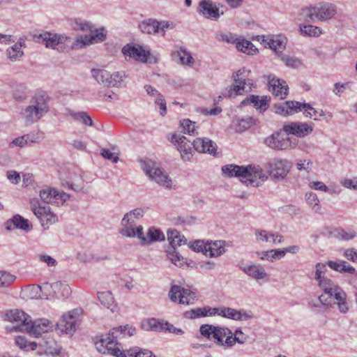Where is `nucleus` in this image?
<instances>
[{
  "label": "nucleus",
  "instance_id": "obj_9",
  "mask_svg": "<svg viewBox=\"0 0 357 357\" xmlns=\"http://www.w3.org/2000/svg\"><path fill=\"white\" fill-rule=\"evenodd\" d=\"M326 264L317 263L315 265L314 280L317 281L318 287L323 291V294L318 297L321 305H326V294L335 290V288L338 286L334 281L326 277Z\"/></svg>",
  "mask_w": 357,
  "mask_h": 357
},
{
  "label": "nucleus",
  "instance_id": "obj_19",
  "mask_svg": "<svg viewBox=\"0 0 357 357\" xmlns=\"http://www.w3.org/2000/svg\"><path fill=\"white\" fill-rule=\"evenodd\" d=\"M54 324L47 319H39L35 321L31 320L28 327L26 333L33 337H38L43 333H49L52 331L54 328Z\"/></svg>",
  "mask_w": 357,
  "mask_h": 357
},
{
  "label": "nucleus",
  "instance_id": "obj_1",
  "mask_svg": "<svg viewBox=\"0 0 357 357\" xmlns=\"http://www.w3.org/2000/svg\"><path fill=\"white\" fill-rule=\"evenodd\" d=\"M222 174L228 177H238L246 185L258 187L261 185L268 176L259 166L227 165L222 167Z\"/></svg>",
  "mask_w": 357,
  "mask_h": 357
},
{
  "label": "nucleus",
  "instance_id": "obj_59",
  "mask_svg": "<svg viewBox=\"0 0 357 357\" xmlns=\"http://www.w3.org/2000/svg\"><path fill=\"white\" fill-rule=\"evenodd\" d=\"M189 248L195 252H202L205 255L206 252L207 242L202 240H196L189 243Z\"/></svg>",
  "mask_w": 357,
  "mask_h": 357
},
{
  "label": "nucleus",
  "instance_id": "obj_21",
  "mask_svg": "<svg viewBox=\"0 0 357 357\" xmlns=\"http://www.w3.org/2000/svg\"><path fill=\"white\" fill-rule=\"evenodd\" d=\"M170 142L176 146V149L180 152L183 160H190L192 157V143H191L190 141L188 140L183 135L174 133L172 135Z\"/></svg>",
  "mask_w": 357,
  "mask_h": 357
},
{
  "label": "nucleus",
  "instance_id": "obj_18",
  "mask_svg": "<svg viewBox=\"0 0 357 357\" xmlns=\"http://www.w3.org/2000/svg\"><path fill=\"white\" fill-rule=\"evenodd\" d=\"M280 130L274 132L264 140L265 144L274 150H286L291 147L290 138Z\"/></svg>",
  "mask_w": 357,
  "mask_h": 357
},
{
  "label": "nucleus",
  "instance_id": "obj_27",
  "mask_svg": "<svg viewBox=\"0 0 357 357\" xmlns=\"http://www.w3.org/2000/svg\"><path fill=\"white\" fill-rule=\"evenodd\" d=\"M192 146L197 151L211 155H215L217 150L216 144L207 138H197L193 141Z\"/></svg>",
  "mask_w": 357,
  "mask_h": 357
},
{
  "label": "nucleus",
  "instance_id": "obj_10",
  "mask_svg": "<svg viewBox=\"0 0 357 357\" xmlns=\"http://www.w3.org/2000/svg\"><path fill=\"white\" fill-rule=\"evenodd\" d=\"M30 207L45 229H49L50 225L58 221L57 216L52 211L51 208L49 206H43L37 199L30 201Z\"/></svg>",
  "mask_w": 357,
  "mask_h": 357
},
{
  "label": "nucleus",
  "instance_id": "obj_37",
  "mask_svg": "<svg viewBox=\"0 0 357 357\" xmlns=\"http://www.w3.org/2000/svg\"><path fill=\"white\" fill-rule=\"evenodd\" d=\"M165 234L158 229L150 227L146 237L142 231V238H141V243L142 245H149L152 242L161 241L165 240Z\"/></svg>",
  "mask_w": 357,
  "mask_h": 357
},
{
  "label": "nucleus",
  "instance_id": "obj_20",
  "mask_svg": "<svg viewBox=\"0 0 357 357\" xmlns=\"http://www.w3.org/2000/svg\"><path fill=\"white\" fill-rule=\"evenodd\" d=\"M314 129V123H300V122H290L284 125L282 130L287 134L294 135L298 137H304L311 134Z\"/></svg>",
  "mask_w": 357,
  "mask_h": 357
},
{
  "label": "nucleus",
  "instance_id": "obj_24",
  "mask_svg": "<svg viewBox=\"0 0 357 357\" xmlns=\"http://www.w3.org/2000/svg\"><path fill=\"white\" fill-rule=\"evenodd\" d=\"M288 86L280 79L273 78L268 81V90L280 100L284 99L288 93Z\"/></svg>",
  "mask_w": 357,
  "mask_h": 357
},
{
  "label": "nucleus",
  "instance_id": "obj_35",
  "mask_svg": "<svg viewBox=\"0 0 357 357\" xmlns=\"http://www.w3.org/2000/svg\"><path fill=\"white\" fill-rule=\"evenodd\" d=\"M23 47H25L26 45L22 39H20L19 42L8 47L6 50V55L8 59L13 62L20 61L24 54L22 50Z\"/></svg>",
  "mask_w": 357,
  "mask_h": 357
},
{
  "label": "nucleus",
  "instance_id": "obj_33",
  "mask_svg": "<svg viewBox=\"0 0 357 357\" xmlns=\"http://www.w3.org/2000/svg\"><path fill=\"white\" fill-rule=\"evenodd\" d=\"M143 227L142 225L135 226L134 224H130L121 222V228L119 233L124 237L137 238L141 240L142 238Z\"/></svg>",
  "mask_w": 357,
  "mask_h": 357
},
{
  "label": "nucleus",
  "instance_id": "obj_4",
  "mask_svg": "<svg viewBox=\"0 0 357 357\" xmlns=\"http://www.w3.org/2000/svg\"><path fill=\"white\" fill-rule=\"evenodd\" d=\"M336 13L335 5L328 2H320L303 8L301 15L308 22H317L331 20Z\"/></svg>",
  "mask_w": 357,
  "mask_h": 357
},
{
  "label": "nucleus",
  "instance_id": "obj_44",
  "mask_svg": "<svg viewBox=\"0 0 357 357\" xmlns=\"http://www.w3.org/2000/svg\"><path fill=\"white\" fill-rule=\"evenodd\" d=\"M248 339V337L245 335L241 329H236L235 332L233 333V336H231V338L225 339V347H231L236 342L243 344Z\"/></svg>",
  "mask_w": 357,
  "mask_h": 357
},
{
  "label": "nucleus",
  "instance_id": "obj_58",
  "mask_svg": "<svg viewBox=\"0 0 357 357\" xmlns=\"http://www.w3.org/2000/svg\"><path fill=\"white\" fill-rule=\"evenodd\" d=\"M16 279V277L11 273L0 271V287L10 285Z\"/></svg>",
  "mask_w": 357,
  "mask_h": 357
},
{
  "label": "nucleus",
  "instance_id": "obj_2",
  "mask_svg": "<svg viewBox=\"0 0 357 357\" xmlns=\"http://www.w3.org/2000/svg\"><path fill=\"white\" fill-rule=\"evenodd\" d=\"M135 333V328L132 326H125L112 328L108 334L102 337L100 340V345L97 348L100 352L107 353L116 357H119V353L122 354L120 344L117 343L116 339L123 337L126 335L132 336Z\"/></svg>",
  "mask_w": 357,
  "mask_h": 357
},
{
  "label": "nucleus",
  "instance_id": "obj_28",
  "mask_svg": "<svg viewBox=\"0 0 357 357\" xmlns=\"http://www.w3.org/2000/svg\"><path fill=\"white\" fill-rule=\"evenodd\" d=\"M300 102L297 101H285L274 106L275 112L282 116L291 115L300 112Z\"/></svg>",
  "mask_w": 357,
  "mask_h": 357
},
{
  "label": "nucleus",
  "instance_id": "obj_56",
  "mask_svg": "<svg viewBox=\"0 0 357 357\" xmlns=\"http://www.w3.org/2000/svg\"><path fill=\"white\" fill-rule=\"evenodd\" d=\"M301 32L307 36H318L321 33L319 27L313 25H303L300 27Z\"/></svg>",
  "mask_w": 357,
  "mask_h": 357
},
{
  "label": "nucleus",
  "instance_id": "obj_23",
  "mask_svg": "<svg viewBox=\"0 0 357 357\" xmlns=\"http://www.w3.org/2000/svg\"><path fill=\"white\" fill-rule=\"evenodd\" d=\"M122 53L126 56L142 62H147L148 56L150 54V52L144 50L142 46L129 44L123 47Z\"/></svg>",
  "mask_w": 357,
  "mask_h": 357
},
{
  "label": "nucleus",
  "instance_id": "obj_22",
  "mask_svg": "<svg viewBox=\"0 0 357 357\" xmlns=\"http://www.w3.org/2000/svg\"><path fill=\"white\" fill-rule=\"evenodd\" d=\"M197 12L207 19L217 20L223 12H220L219 8L211 0H201L199 3Z\"/></svg>",
  "mask_w": 357,
  "mask_h": 357
},
{
  "label": "nucleus",
  "instance_id": "obj_53",
  "mask_svg": "<svg viewBox=\"0 0 357 357\" xmlns=\"http://www.w3.org/2000/svg\"><path fill=\"white\" fill-rule=\"evenodd\" d=\"M281 61L284 63L287 67L294 69H297L302 66L301 61L296 56L282 54L281 56Z\"/></svg>",
  "mask_w": 357,
  "mask_h": 357
},
{
  "label": "nucleus",
  "instance_id": "obj_5",
  "mask_svg": "<svg viewBox=\"0 0 357 357\" xmlns=\"http://www.w3.org/2000/svg\"><path fill=\"white\" fill-rule=\"evenodd\" d=\"M250 70H246L245 68L239 69L237 72L233 74V79L235 82L231 84L228 89H226L221 96H219L217 99L214 100V105L218 104L219 101L222 100V98H233L238 95L243 94L246 90V85L250 86L252 84V80L247 79L248 75Z\"/></svg>",
  "mask_w": 357,
  "mask_h": 357
},
{
  "label": "nucleus",
  "instance_id": "obj_14",
  "mask_svg": "<svg viewBox=\"0 0 357 357\" xmlns=\"http://www.w3.org/2000/svg\"><path fill=\"white\" fill-rule=\"evenodd\" d=\"M105 38L106 33L104 29H92L89 35L77 37L75 40L72 43L71 48L75 50L84 48L91 45L102 42Z\"/></svg>",
  "mask_w": 357,
  "mask_h": 357
},
{
  "label": "nucleus",
  "instance_id": "obj_30",
  "mask_svg": "<svg viewBox=\"0 0 357 357\" xmlns=\"http://www.w3.org/2000/svg\"><path fill=\"white\" fill-rule=\"evenodd\" d=\"M255 238L259 242H270L275 243H282L284 240L282 235L278 232H270L264 229H255L254 232Z\"/></svg>",
  "mask_w": 357,
  "mask_h": 357
},
{
  "label": "nucleus",
  "instance_id": "obj_49",
  "mask_svg": "<svg viewBox=\"0 0 357 357\" xmlns=\"http://www.w3.org/2000/svg\"><path fill=\"white\" fill-rule=\"evenodd\" d=\"M236 48L238 51L247 54H254L257 50L256 47L250 41L244 39H238L236 42Z\"/></svg>",
  "mask_w": 357,
  "mask_h": 357
},
{
  "label": "nucleus",
  "instance_id": "obj_62",
  "mask_svg": "<svg viewBox=\"0 0 357 357\" xmlns=\"http://www.w3.org/2000/svg\"><path fill=\"white\" fill-rule=\"evenodd\" d=\"M36 258L38 261L44 262L50 267H54L57 264V261L55 259L45 253L38 255Z\"/></svg>",
  "mask_w": 357,
  "mask_h": 357
},
{
  "label": "nucleus",
  "instance_id": "obj_11",
  "mask_svg": "<svg viewBox=\"0 0 357 357\" xmlns=\"http://www.w3.org/2000/svg\"><path fill=\"white\" fill-rule=\"evenodd\" d=\"M265 168L272 179L280 181L286 178L291 169V162L287 160L274 158L266 163Z\"/></svg>",
  "mask_w": 357,
  "mask_h": 357
},
{
  "label": "nucleus",
  "instance_id": "obj_57",
  "mask_svg": "<svg viewBox=\"0 0 357 357\" xmlns=\"http://www.w3.org/2000/svg\"><path fill=\"white\" fill-rule=\"evenodd\" d=\"M337 236L342 240L349 241L355 238L357 236V232L350 229H339L337 231Z\"/></svg>",
  "mask_w": 357,
  "mask_h": 357
},
{
  "label": "nucleus",
  "instance_id": "obj_15",
  "mask_svg": "<svg viewBox=\"0 0 357 357\" xmlns=\"http://www.w3.org/2000/svg\"><path fill=\"white\" fill-rule=\"evenodd\" d=\"M37 290H40L42 294L38 295V297L42 299H48L51 298H56L57 294V289L62 288V296L68 297L71 294V289L68 284L63 283L61 281H57L54 283L45 282L42 285H38L35 287Z\"/></svg>",
  "mask_w": 357,
  "mask_h": 357
},
{
  "label": "nucleus",
  "instance_id": "obj_45",
  "mask_svg": "<svg viewBox=\"0 0 357 357\" xmlns=\"http://www.w3.org/2000/svg\"><path fill=\"white\" fill-rule=\"evenodd\" d=\"M15 344L20 349L26 351H34L38 347V344L36 342L28 341L27 339L22 335L17 336L15 338Z\"/></svg>",
  "mask_w": 357,
  "mask_h": 357
},
{
  "label": "nucleus",
  "instance_id": "obj_32",
  "mask_svg": "<svg viewBox=\"0 0 357 357\" xmlns=\"http://www.w3.org/2000/svg\"><path fill=\"white\" fill-rule=\"evenodd\" d=\"M6 228L7 230H12L16 228L29 231L32 229V225L27 219L24 218L20 215H15L6 222Z\"/></svg>",
  "mask_w": 357,
  "mask_h": 357
},
{
  "label": "nucleus",
  "instance_id": "obj_55",
  "mask_svg": "<svg viewBox=\"0 0 357 357\" xmlns=\"http://www.w3.org/2000/svg\"><path fill=\"white\" fill-rule=\"evenodd\" d=\"M40 200L45 204H53L55 195H54V188H47L41 190L39 192Z\"/></svg>",
  "mask_w": 357,
  "mask_h": 357
},
{
  "label": "nucleus",
  "instance_id": "obj_60",
  "mask_svg": "<svg viewBox=\"0 0 357 357\" xmlns=\"http://www.w3.org/2000/svg\"><path fill=\"white\" fill-rule=\"evenodd\" d=\"M185 316L188 319H195L207 316V312H206V307H199L191 310L190 311H187L185 313Z\"/></svg>",
  "mask_w": 357,
  "mask_h": 357
},
{
  "label": "nucleus",
  "instance_id": "obj_46",
  "mask_svg": "<svg viewBox=\"0 0 357 357\" xmlns=\"http://www.w3.org/2000/svg\"><path fill=\"white\" fill-rule=\"evenodd\" d=\"M305 202L306 204L315 213H320L321 206L320 201L317 195L312 192H309L305 194Z\"/></svg>",
  "mask_w": 357,
  "mask_h": 357
},
{
  "label": "nucleus",
  "instance_id": "obj_34",
  "mask_svg": "<svg viewBox=\"0 0 357 357\" xmlns=\"http://www.w3.org/2000/svg\"><path fill=\"white\" fill-rule=\"evenodd\" d=\"M270 99L267 98V96H262L259 98L258 96L252 95L250 97L243 100L241 105H250L252 104L253 106L260 110V112H264L268 107V102Z\"/></svg>",
  "mask_w": 357,
  "mask_h": 357
},
{
  "label": "nucleus",
  "instance_id": "obj_17",
  "mask_svg": "<svg viewBox=\"0 0 357 357\" xmlns=\"http://www.w3.org/2000/svg\"><path fill=\"white\" fill-rule=\"evenodd\" d=\"M169 296L173 302L184 305L193 304L196 300V294L194 291L178 285L171 287Z\"/></svg>",
  "mask_w": 357,
  "mask_h": 357
},
{
  "label": "nucleus",
  "instance_id": "obj_64",
  "mask_svg": "<svg viewBox=\"0 0 357 357\" xmlns=\"http://www.w3.org/2000/svg\"><path fill=\"white\" fill-rule=\"evenodd\" d=\"M267 44L271 50L275 52H282L285 48L284 43L279 39H270Z\"/></svg>",
  "mask_w": 357,
  "mask_h": 357
},
{
  "label": "nucleus",
  "instance_id": "obj_54",
  "mask_svg": "<svg viewBox=\"0 0 357 357\" xmlns=\"http://www.w3.org/2000/svg\"><path fill=\"white\" fill-rule=\"evenodd\" d=\"M167 256L176 266H182L185 263V258L176 250V248L169 249Z\"/></svg>",
  "mask_w": 357,
  "mask_h": 357
},
{
  "label": "nucleus",
  "instance_id": "obj_40",
  "mask_svg": "<svg viewBox=\"0 0 357 357\" xmlns=\"http://www.w3.org/2000/svg\"><path fill=\"white\" fill-rule=\"evenodd\" d=\"M215 331L213 334V338L215 340V342L219 346H225V340L223 339L231 338L233 336V333L231 330L227 328L215 326Z\"/></svg>",
  "mask_w": 357,
  "mask_h": 357
},
{
  "label": "nucleus",
  "instance_id": "obj_61",
  "mask_svg": "<svg viewBox=\"0 0 357 357\" xmlns=\"http://www.w3.org/2000/svg\"><path fill=\"white\" fill-rule=\"evenodd\" d=\"M181 126L183 129L184 133L189 135H195V122L190 121V119H184L181 122Z\"/></svg>",
  "mask_w": 357,
  "mask_h": 357
},
{
  "label": "nucleus",
  "instance_id": "obj_6",
  "mask_svg": "<svg viewBox=\"0 0 357 357\" xmlns=\"http://www.w3.org/2000/svg\"><path fill=\"white\" fill-rule=\"evenodd\" d=\"M142 170L149 178L166 188H171L172 180L160 166L151 159L141 160Z\"/></svg>",
  "mask_w": 357,
  "mask_h": 357
},
{
  "label": "nucleus",
  "instance_id": "obj_38",
  "mask_svg": "<svg viewBox=\"0 0 357 357\" xmlns=\"http://www.w3.org/2000/svg\"><path fill=\"white\" fill-rule=\"evenodd\" d=\"M225 252L224 241H215L213 242L207 241L206 257H217Z\"/></svg>",
  "mask_w": 357,
  "mask_h": 357
},
{
  "label": "nucleus",
  "instance_id": "obj_47",
  "mask_svg": "<svg viewBox=\"0 0 357 357\" xmlns=\"http://www.w3.org/2000/svg\"><path fill=\"white\" fill-rule=\"evenodd\" d=\"M98 298L102 305L110 309L112 311L114 310L116 305L110 291L98 292Z\"/></svg>",
  "mask_w": 357,
  "mask_h": 357
},
{
  "label": "nucleus",
  "instance_id": "obj_7",
  "mask_svg": "<svg viewBox=\"0 0 357 357\" xmlns=\"http://www.w3.org/2000/svg\"><path fill=\"white\" fill-rule=\"evenodd\" d=\"M34 39L36 42L43 43L46 47L56 50L59 52H63L72 45L71 38L65 34H59L48 31L35 34Z\"/></svg>",
  "mask_w": 357,
  "mask_h": 357
},
{
  "label": "nucleus",
  "instance_id": "obj_48",
  "mask_svg": "<svg viewBox=\"0 0 357 357\" xmlns=\"http://www.w3.org/2000/svg\"><path fill=\"white\" fill-rule=\"evenodd\" d=\"M336 296L337 298L334 301V305L337 306L340 313L346 314L349 309L346 293L343 291L340 295Z\"/></svg>",
  "mask_w": 357,
  "mask_h": 357
},
{
  "label": "nucleus",
  "instance_id": "obj_29",
  "mask_svg": "<svg viewBox=\"0 0 357 357\" xmlns=\"http://www.w3.org/2000/svg\"><path fill=\"white\" fill-rule=\"evenodd\" d=\"M61 185L75 192L81 191L84 188L82 178L75 173H69L68 176L61 178Z\"/></svg>",
  "mask_w": 357,
  "mask_h": 357
},
{
  "label": "nucleus",
  "instance_id": "obj_63",
  "mask_svg": "<svg viewBox=\"0 0 357 357\" xmlns=\"http://www.w3.org/2000/svg\"><path fill=\"white\" fill-rule=\"evenodd\" d=\"M299 107L300 112L304 111V114L305 116L307 118H312L313 116L316 115L318 113V111L313 108L310 104L300 102Z\"/></svg>",
  "mask_w": 357,
  "mask_h": 357
},
{
  "label": "nucleus",
  "instance_id": "obj_12",
  "mask_svg": "<svg viewBox=\"0 0 357 357\" xmlns=\"http://www.w3.org/2000/svg\"><path fill=\"white\" fill-rule=\"evenodd\" d=\"M6 320L15 323L16 325L7 327L8 331L26 333L31 320V317L20 310H12L6 314Z\"/></svg>",
  "mask_w": 357,
  "mask_h": 357
},
{
  "label": "nucleus",
  "instance_id": "obj_50",
  "mask_svg": "<svg viewBox=\"0 0 357 357\" xmlns=\"http://www.w3.org/2000/svg\"><path fill=\"white\" fill-rule=\"evenodd\" d=\"M278 252H280V249L257 252V256L261 260L266 259L273 262L275 260L281 259V256L278 254Z\"/></svg>",
  "mask_w": 357,
  "mask_h": 357
},
{
  "label": "nucleus",
  "instance_id": "obj_8",
  "mask_svg": "<svg viewBox=\"0 0 357 357\" xmlns=\"http://www.w3.org/2000/svg\"><path fill=\"white\" fill-rule=\"evenodd\" d=\"M326 264L317 263L315 265L314 280L317 281L318 287L323 291V294L318 297L321 305H326V294L335 290V288L338 286L334 281L326 277Z\"/></svg>",
  "mask_w": 357,
  "mask_h": 357
},
{
  "label": "nucleus",
  "instance_id": "obj_51",
  "mask_svg": "<svg viewBox=\"0 0 357 357\" xmlns=\"http://www.w3.org/2000/svg\"><path fill=\"white\" fill-rule=\"evenodd\" d=\"M124 352L129 357H156L151 351L139 347L131 348L124 351Z\"/></svg>",
  "mask_w": 357,
  "mask_h": 357
},
{
  "label": "nucleus",
  "instance_id": "obj_41",
  "mask_svg": "<svg viewBox=\"0 0 357 357\" xmlns=\"http://www.w3.org/2000/svg\"><path fill=\"white\" fill-rule=\"evenodd\" d=\"M254 123V120L252 117L245 116L244 118H237L232 121L231 127L236 132H242L248 129Z\"/></svg>",
  "mask_w": 357,
  "mask_h": 357
},
{
  "label": "nucleus",
  "instance_id": "obj_31",
  "mask_svg": "<svg viewBox=\"0 0 357 357\" xmlns=\"http://www.w3.org/2000/svg\"><path fill=\"white\" fill-rule=\"evenodd\" d=\"M149 325L150 328L153 331H165L177 335H181L184 333L182 329L177 328L172 324L162 320L160 321L155 319H151L149 321Z\"/></svg>",
  "mask_w": 357,
  "mask_h": 357
},
{
  "label": "nucleus",
  "instance_id": "obj_25",
  "mask_svg": "<svg viewBox=\"0 0 357 357\" xmlns=\"http://www.w3.org/2000/svg\"><path fill=\"white\" fill-rule=\"evenodd\" d=\"M218 314L225 318L236 321H247L252 317V314L250 312H248L245 310H237L230 307H222L220 309Z\"/></svg>",
  "mask_w": 357,
  "mask_h": 357
},
{
  "label": "nucleus",
  "instance_id": "obj_3",
  "mask_svg": "<svg viewBox=\"0 0 357 357\" xmlns=\"http://www.w3.org/2000/svg\"><path fill=\"white\" fill-rule=\"evenodd\" d=\"M50 98L45 92H38L32 98L30 105L22 112L26 124L40 120L49 112Z\"/></svg>",
  "mask_w": 357,
  "mask_h": 357
},
{
  "label": "nucleus",
  "instance_id": "obj_26",
  "mask_svg": "<svg viewBox=\"0 0 357 357\" xmlns=\"http://www.w3.org/2000/svg\"><path fill=\"white\" fill-rule=\"evenodd\" d=\"M241 271L248 276L256 280H266L268 274L265 268L261 264H249L244 266H240Z\"/></svg>",
  "mask_w": 357,
  "mask_h": 357
},
{
  "label": "nucleus",
  "instance_id": "obj_13",
  "mask_svg": "<svg viewBox=\"0 0 357 357\" xmlns=\"http://www.w3.org/2000/svg\"><path fill=\"white\" fill-rule=\"evenodd\" d=\"M91 75L96 81L105 86L118 87L123 81V75L120 72L111 74L105 69L93 68Z\"/></svg>",
  "mask_w": 357,
  "mask_h": 357
},
{
  "label": "nucleus",
  "instance_id": "obj_43",
  "mask_svg": "<svg viewBox=\"0 0 357 357\" xmlns=\"http://www.w3.org/2000/svg\"><path fill=\"white\" fill-rule=\"evenodd\" d=\"M172 55L173 56L174 59L178 58L182 65L191 66L195 63V60L190 53L184 48L181 47L178 50L173 52Z\"/></svg>",
  "mask_w": 357,
  "mask_h": 357
},
{
  "label": "nucleus",
  "instance_id": "obj_42",
  "mask_svg": "<svg viewBox=\"0 0 357 357\" xmlns=\"http://www.w3.org/2000/svg\"><path fill=\"white\" fill-rule=\"evenodd\" d=\"M167 240L169 242L171 248L169 249L176 248V246H180L186 243V238L184 236L176 229H169L167 231Z\"/></svg>",
  "mask_w": 357,
  "mask_h": 357
},
{
  "label": "nucleus",
  "instance_id": "obj_39",
  "mask_svg": "<svg viewBox=\"0 0 357 357\" xmlns=\"http://www.w3.org/2000/svg\"><path fill=\"white\" fill-rule=\"evenodd\" d=\"M159 22L155 19H148L139 24V29L144 33L156 34L159 33Z\"/></svg>",
  "mask_w": 357,
  "mask_h": 357
},
{
  "label": "nucleus",
  "instance_id": "obj_16",
  "mask_svg": "<svg viewBox=\"0 0 357 357\" xmlns=\"http://www.w3.org/2000/svg\"><path fill=\"white\" fill-rule=\"evenodd\" d=\"M79 314L80 310L78 309L73 310L68 314H63L56 324L57 328L63 333L73 335L79 324Z\"/></svg>",
  "mask_w": 357,
  "mask_h": 357
},
{
  "label": "nucleus",
  "instance_id": "obj_52",
  "mask_svg": "<svg viewBox=\"0 0 357 357\" xmlns=\"http://www.w3.org/2000/svg\"><path fill=\"white\" fill-rule=\"evenodd\" d=\"M37 142V138L30 135H25L19 137L15 138L12 142V144L15 146L24 147L25 146L30 145Z\"/></svg>",
  "mask_w": 357,
  "mask_h": 357
},
{
  "label": "nucleus",
  "instance_id": "obj_36",
  "mask_svg": "<svg viewBox=\"0 0 357 357\" xmlns=\"http://www.w3.org/2000/svg\"><path fill=\"white\" fill-rule=\"evenodd\" d=\"M38 345L43 348L47 355L56 356L59 355L61 352V347L51 337L42 340Z\"/></svg>",
  "mask_w": 357,
  "mask_h": 357
}]
</instances>
